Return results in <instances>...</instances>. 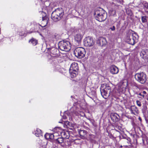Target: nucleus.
<instances>
[{
	"mask_svg": "<svg viewBox=\"0 0 148 148\" xmlns=\"http://www.w3.org/2000/svg\"><path fill=\"white\" fill-rule=\"evenodd\" d=\"M75 56L79 58L84 57L86 54L85 49L82 47H79L76 48L74 51Z\"/></svg>",
	"mask_w": 148,
	"mask_h": 148,
	"instance_id": "nucleus-5",
	"label": "nucleus"
},
{
	"mask_svg": "<svg viewBox=\"0 0 148 148\" xmlns=\"http://www.w3.org/2000/svg\"><path fill=\"white\" fill-rule=\"evenodd\" d=\"M139 95L140 96H142L143 98L144 97V95L142 93H140L139 94Z\"/></svg>",
	"mask_w": 148,
	"mask_h": 148,
	"instance_id": "nucleus-31",
	"label": "nucleus"
},
{
	"mask_svg": "<svg viewBox=\"0 0 148 148\" xmlns=\"http://www.w3.org/2000/svg\"><path fill=\"white\" fill-rule=\"evenodd\" d=\"M94 14L95 19L100 22L105 21L107 18V14L105 11L102 8H99L95 11Z\"/></svg>",
	"mask_w": 148,
	"mask_h": 148,
	"instance_id": "nucleus-2",
	"label": "nucleus"
},
{
	"mask_svg": "<svg viewBox=\"0 0 148 148\" xmlns=\"http://www.w3.org/2000/svg\"><path fill=\"white\" fill-rule=\"evenodd\" d=\"M56 15L53 12H52L51 14V18L55 22H57L62 19L59 16H58Z\"/></svg>",
	"mask_w": 148,
	"mask_h": 148,
	"instance_id": "nucleus-13",
	"label": "nucleus"
},
{
	"mask_svg": "<svg viewBox=\"0 0 148 148\" xmlns=\"http://www.w3.org/2000/svg\"><path fill=\"white\" fill-rule=\"evenodd\" d=\"M36 26L35 27V29H37L39 27V26H40V25L39 24H37V23H36L35 24Z\"/></svg>",
	"mask_w": 148,
	"mask_h": 148,
	"instance_id": "nucleus-27",
	"label": "nucleus"
},
{
	"mask_svg": "<svg viewBox=\"0 0 148 148\" xmlns=\"http://www.w3.org/2000/svg\"><path fill=\"white\" fill-rule=\"evenodd\" d=\"M49 134L46 133L45 135V137L47 139H49Z\"/></svg>",
	"mask_w": 148,
	"mask_h": 148,
	"instance_id": "nucleus-25",
	"label": "nucleus"
},
{
	"mask_svg": "<svg viewBox=\"0 0 148 148\" xmlns=\"http://www.w3.org/2000/svg\"><path fill=\"white\" fill-rule=\"evenodd\" d=\"M56 132H55V133H53V134H49V135H50L49 139H50V140L53 139L55 137V136L56 135Z\"/></svg>",
	"mask_w": 148,
	"mask_h": 148,
	"instance_id": "nucleus-23",
	"label": "nucleus"
},
{
	"mask_svg": "<svg viewBox=\"0 0 148 148\" xmlns=\"http://www.w3.org/2000/svg\"><path fill=\"white\" fill-rule=\"evenodd\" d=\"M110 72L112 74H116L119 72V69L116 66L112 65L110 67Z\"/></svg>",
	"mask_w": 148,
	"mask_h": 148,
	"instance_id": "nucleus-11",
	"label": "nucleus"
},
{
	"mask_svg": "<svg viewBox=\"0 0 148 148\" xmlns=\"http://www.w3.org/2000/svg\"><path fill=\"white\" fill-rule=\"evenodd\" d=\"M136 102L138 106L140 107L141 106V103L139 101L137 100L136 101Z\"/></svg>",
	"mask_w": 148,
	"mask_h": 148,
	"instance_id": "nucleus-26",
	"label": "nucleus"
},
{
	"mask_svg": "<svg viewBox=\"0 0 148 148\" xmlns=\"http://www.w3.org/2000/svg\"><path fill=\"white\" fill-rule=\"evenodd\" d=\"M34 133L37 137H39L42 136V131L39 129L37 128L36 130L34 131Z\"/></svg>",
	"mask_w": 148,
	"mask_h": 148,
	"instance_id": "nucleus-18",
	"label": "nucleus"
},
{
	"mask_svg": "<svg viewBox=\"0 0 148 148\" xmlns=\"http://www.w3.org/2000/svg\"><path fill=\"white\" fill-rule=\"evenodd\" d=\"M56 129H59V128H58H58H56Z\"/></svg>",
	"mask_w": 148,
	"mask_h": 148,
	"instance_id": "nucleus-38",
	"label": "nucleus"
},
{
	"mask_svg": "<svg viewBox=\"0 0 148 148\" xmlns=\"http://www.w3.org/2000/svg\"><path fill=\"white\" fill-rule=\"evenodd\" d=\"M139 120L140 121H141V119L140 117H139Z\"/></svg>",
	"mask_w": 148,
	"mask_h": 148,
	"instance_id": "nucleus-37",
	"label": "nucleus"
},
{
	"mask_svg": "<svg viewBox=\"0 0 148 148\" xmlns=\"http://www.w3.org/2000/svg\"><path fill=\"white\" fill-rule=\"evenodd\" d=\"M59 123H61V122H59Z\"/></svg>",
	"mask_w": 148,
	"mask_h": 148,
	"instance_id": "nucleus-40",
	"label": "nucleus"
},
{
	"mask_svg": "<svg viewBox=\"0 0 148 148\" xmlns=\"http://www.w3.org/2000/svg\"><path fill=\"white\" fill-rule=\"evenodd\" d=\"M147 148H148V145H147Z\"/></svg>",
	"mask_w": 148,
	"mask_h": 148,
	"instance_id": "nucleus-39",
	"label": "nucleus"
},
{
	"mask_svg": "<svg viewBox=\"0 0 148 148\" xmlns=\"http://www.w3.org/2000/svg\"><path fill=\"white\" fill-rule=\"evenodd\" d=\"M97 43L101 46L105 45L107 43L106 39L103 37H100L97 41Z\"/></svg>",
	"mask_w": 148,
	"mask_h": 148,
	"instance_id": "nucleus-9",
	"label": "nucleus"
},
{
	"mask_svg": "<svg viewBox=\"0 0 148 148\" xmlns=\"http://www.w3.org/2000/svg\"><path fill=\"white\" fill-rule=\"evenodd\" d=\"M63 142V138H58L56 140V143H58L59 144H61Z\"/></svg>",
	"mask_w": 148,
	"mask_h": 148,
	"instance_id": "nucleus-22",
	"label": "nucleus"
},
{
	"mask_svg": "<svg viewBox=\"0 0 148 148\" xmlns=\"http://www.w3.org/2000/svg\"><path fill=\"white\" fill-rule=\"evenodd\" d=\"M71 77L72 78L75 77L77 74V72H74V71H69Z\"/></svg>",
	"mask_w": 148,
	"mask_h": 148,
	"instance_id": "nucleus-20",
	"label": "nucleus"
},
{
	"mask_svg": "<svg viewBox=\"0 0 148 148\" xmlns=\"http://www.w3.org/2000/svg\"><path fill=\"white\" fill-rule=\"evenodd\" d=\"M58 48L61 50L68 51L71 48V44L70 42L66 40L60 41L58 43Z\"/></svg>",
	"mask_w": 148,
	"mask_h": 148,
	"instance_id": "nucleus-3",
	"label": "nucleus"
},
{
	"mask_svg": "<svg viewBox=\"0 0 148 148\" xmlns=\"http://www.w3.org/2000/svg\"><path fill=\"white\" fill-rule=\"evenodd\" d=\"M112 120L114 122L118 121L119 119V117L118 114L115 113H112L111 115Z\"/></svg>",
	"mask_w": 148,
	"mask_h": 148,
	"instance_id": "nucleus-12",
	"label": "nucleus"
},
{
	"mask_svg": "<svg viewBox=\"0 0 148 148\" xmlns=\"http://www.w3.org/2000/svg\"><path fill=\"white\" fill-rule=\"evenodd\" d=\"M141 53L144 57L148 58V51L147 50H143Z\"/></svg>",
	"mask_w": 148,
	"mask_h": 148,
	"instance_id": "nucleus-21",
	"label": "nucleus"
},
{
	"mask_svg": "<svg viewBox=\"0 0 148 148\" xmlns=\"http://www.w3.org/2000/svg\"><path fill=\"white\" fill-rule=\"evenodd\" d=\"M42 24L44 27L47 24L49 19L47 16L45 15L44 17H42Z\"/></svg>",
	"mask_w": 148,
	"mask_h": 148,
	"instance_id": "nucleus-15",
	"label": "nucleus"
},
{
	"mask_svg": "<svg viewBox=\"0 0 148 148\" xmlns=\"http://www.w3.org/2000/svg\"><path fill=\"white\" fill-rule=\"evenodd\" d=\"M141 20L143 23H145L147 21V19L146 16H143L141 18Z\"/></svg>",
	"mask_w": 148,
	"mask_h": 148,
	"instance_id": "nucleus-24",
	"label": "nucleus"
},
{
	"mask_svg": "<svg viewBox=\"0 0 148 148\" xmlns=\"http://www.w3.org/2000/svg\"><path fill=\"white\" fill-rule=\"evenodd\" d=\"M78 67L77 64L76 62L72 63L71 66L69 71H74V72H77Z\"/></svg>",
	"mask_w": 148,
	"mask_h": 148,
	"instance_id": "nucleus-10",
	"label": "nucleus"
},
{
	"mask_svg": "<svg viewBox=\"0 0 148 148\" xmlns=\"http://www.w3.org/2000/svg\"><path fill=\"white\" fill-rule=\"evenodd\" d=\"M138 37L135 33L129 32L126 38V41L128 43L134 45L137 42Z\"/></svg>",
	"mask_w": 148,
	"mask_h": 148,
	"instance_id": "nucleus-4",
	"label": "nucleus"
},
{
	"mask_svg": "<svg viewBox=\"0 0 148 148\" xmlns=\"http://www.w3.org/2000/svg\"><path fill=\"white\" fill-rule=\"evenodd\" d=\"M53 12L56 14V15L62 18L64 14L63 10L62 8H58L55 10Z\"/></svg>",
	"mask_w": 148,
	"mask_h": 148,
	"instance_id": "nucleus-8",
	"label": "nucleus"
},
{
	"mask_svg": "<svg viewBox=\"0 0 148 148\" xmlns=\"http://www.w3.org/2000/svg\"><path fill=\"white\" fill-rule=\"evenodd\" d=\"M63 118L64 119H66V116H63Z\"/></svg>",
	"mask_w": 148,
	"mask_h": 148,
	"instance_id": "nucleus-36",
	"label": "nucleus"
},
{
	"mask_svg": "<svg viewBox=\"0 0 148 148\" xmlns=\"http://www.w3.org/2000/svg\"><path fill=\"white\" fill-rule=\"evenodd\" d=\"M112 12L113 13L112 15L114 16L116 15V11H113Z\"/></svg>",
	"mask_w": 148,
	"mask_h": 148,
	"instance_id": "nucleus-32",
	"label": "nucleus"
},
{
	"mask_svg": "<svg viewBox=\"0 0 148 148\" xmlns=\"http://www.w3.org/2000/svg\"><path fill=\"white\" fill-rule=\"evenodd\" d=\"M82 38V36L79 33L76 34L74 36L75 40L78 43L80 42Z\"/></svg>",
	"mask_w": 148,
	"mask_h": 148,
	"instance_id": "nucleus-14",
	"label": "nucleus"
},
{
	"mask_svg": "<svg viewBox=\"0 0 148 148\" xmlns=\"http://www.w3.org/2000/svg\"><path fill=\"white\" fill-rule=\"evenodd\" d=\"M101 94L103 98H108L111 95V87L107 84H102L100 88Z\"/></svg>",
	"mask_w": 148,
	"mask_h": 148,
	"instance_id": "nucleus-1",
	"label": "nucleus"
},
{
	"mask_svg": "<svg viewBox=\"0 0 148 148\" xmlns=\"http://www.w3.org/2000/svg\"><path fill=\"white\" fill-rule=\"evenodd\" d=\"M142 93L143 94H146V91H143V92H142Z\"/></svg>",
	"mask_w": 148,
	"mask_h": 148,
	"instance_id": "nucleus-33",
	"label": "nucleus"
},
{
	"mask_svg": "<svg viewBox=\"0 0 148 148\" xmlns=\"http://www.w3.org/2000/svg\"><path fill=\"white\" fill-rule=\"evenodd\" d=\"M144 6L147 9L148 8V3H145L144 4Z\"/></svg>",
	"mask_w": 148,
	"mask_h": 148,
	"instance_id": "nucleus-29",
	"label": "nucleus"
},
{
	"mask_svg": "<svg viewBox=\"0 0 148 148\" xmlns=\"http://www.w3.org/2000/svg\"><path fill=\"white\" fill-rule=\"evenodd\" d=\"M79 133L81 136L83 137L82 138H85L87 136V132L86 130H80L79 131Z\"/></svg>",
	"mask_w": 148,
	"mask_h": 148,
	"instance_id": "nucleus-17",
	"label": "nucleus"
},
{
	"mask_svg": "<svg viewBox=\"0 0 148 148\" xmlns=\"http://www.w3.org/2000/svg\"><path fill=\"white\" fill-rule=\"evenodd\" d=\"M110 29H111L112 31H114L115 29V27L114 26H113L112 27H110Z\"/></svg>",
	"mask_w": 148,
	"mask_h": 148,
	"instance_id": "nucleus-30",
	"label": "nucleus"
},
{
	"mask_svg": "<svg viewBox=\"0 0 148 148\" xmlns=\"http://www.w3.org/2000/svg\"><path fill=\"white\" fill-rule=\"evenodd\" d=\"M94 44L95 42L93 38L90 37H86L84 40V44L86 47H92Z\"/></svg>",
	"mask_w": 148,
	"mask_h": 148,
	"instance_id": "nucleus-7",
	"label": "nucleus"
},
{
	"mask_svg": "<svg viewBox=\"0 0 148 148\" xmlns=\"http://www.w3.org/2000/svg\"><path fill=\"white\" fill-rule=\"evenodd\" d=\"M56 133V135L55 136H59V134L58 133Z\"/></svg>",
	"mask_w": 148,
	"mask_h": 148,
	"instance_id": "nucleus-34",
	"label": "nucleus"
},
{
	"mask_svg": "<svg viewBox=\"0 0 148 148\" xmlns=\"http://www.w3.org/2000/svg\"><path fill=\"white\" fill-rule=\"evenodd\" d=\"M135 77L136 80L141 84L145 83L147 80L146 75L143 73L136 74Z\"/></svg>",
	"mask_w": 148,
	"mask_h": 148,
	"instance_id": "nucleus-6",
	"label": "nucleus"
},
{
	"mask_svg": "<svg viewBox=\"0 0 148 148\" xmlns=\"http://www.w3.org/2000/svg\"><path fill=\"white\" fill-rule=\"evenodd\" d=\"M59 35H57L56 36H55V38H56V37H59Z\"/></svg>",
	"mask_w": 148,
	"mask_h": 148,
	"instance_id": "nucleus-35",
	"label": "nucleus"
},
{
	"mask_svg": "<svg viewBox=\"0 0 148 148\" xmlns=\"http://www.w3.org/2000/svg\"><path fill=\"white\" fill-rule=\"evenodd\" d=\"M131 113L137 115L138 113V110L137 108L134 106H131L130 108Z\"/></svg>",
	"mask_w": 148,
	"mask_h": 148,
	"instance_id": "nucleus-16",
	"label": "nucleus"
},
{
	"mask_svg": "<svg viewBox=\"0 0 148 148\" xmlns=\"http://www.w3.org/2000/svg\"><path fill=\"white\" fill-rule=\"evenodd\" d=\"M29 42L34 46L36 45L38 43L37 40L33 38H32L30 40Z\"/></svg>",
	"mask_w": 148,
	"mask_h": 148,
	"instance_id": "nucleus-19",
	"label": "nucleus"
},
{
	"mask_svg": "<svg viewBox=\"0 0 148 148\" xmlns=\"http://www.w3.org/2000/svg\"><path fill=\"white\" fill-rule=\"evenodd\" d=\"M117 2L120 3H122L123 2V0H115Z\"/></svg>",
	"mask_w": 148,
	"mask_h": 148,
	"instance_id": "nucleus-28",
	"label": "nucleus"
}]
</instances>
